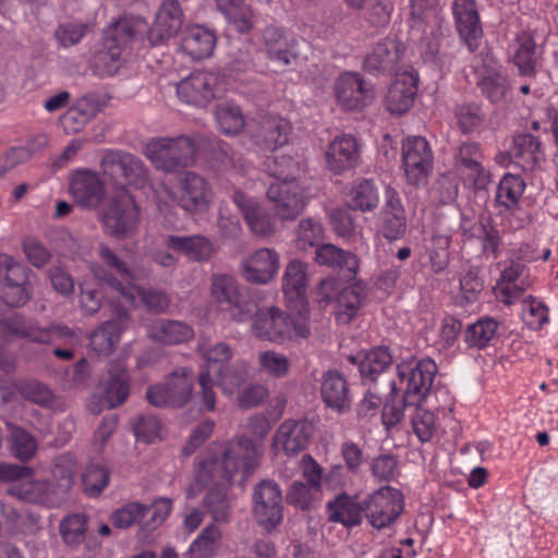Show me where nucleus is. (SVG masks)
Returning <instances> with one entry per match:
<instances>
[{"label":"nucleus","mask_w":558,"mask_h":558,"mask_svg":"<svg viewBox=\"0 0 558 558\" xmlns=\"http://www.w3.org/2000/svg\"><path fill=\"white\" fill-rule=\"evenodd\" d=\"M380 386H385L384 390H388L390 399H387L383 408V423L388 427L396 426L404 416V410H410L412 407L404 405V397L400 401H396L397 387L396 383L390 379L381 378Z\"/></svg>","instance_id":"52"},{"label":"nucleus","mask_w":558,"mask_h":558,"mask_svg":"<svg viewBox=\"0 0 558 558\" xmlns=\"http://www.w3.org/2000/svg\"><path fill=\"white\" fill-rule=\"evenodd\" d=\"M218 9L229 19L240 33L252 28V11L243 0H216Z\"/></svg>","instance_id":"51"},{"label":"nucleus","mask_w":558,"mask_h":558,"mask_svg":"<svg viewBox=\"0 0 558 558\" xmlns=\"http://www.w3.org/2000/svg\"><path fill=\"white\" fill-rule=\"evenodd\" d=\"M146 29V24L142 20L120 19L109 25L104 33V51L99 58L102 61L110 59L117 62L121 59L122 51Z\"/></svg>","instance_id":"15"},{"label":"nucleus","mask_w":558,"mask_h":558,"mask_svg":"<svg viewBox=\"0 0 558 558\" xmlns=\"http://www.w3.org/2000/svg\"><path fill=\"white\" fill-rule=\"evenodd\" d=\"M215 46V34L198 25L189 28L181 39L182 50L194 60L210 57Z\"/></svg>","instance_id":"39"},{"label":"nucleus","mask_w":558,"mask_h":558,"mask_svg":"<svg viewBox=\"0 0 558 558\" xmlns=\"http://www.w3.org/2000/svg\"><path fill=\"white\" fill-rule=\"evenodd\" d=\"M315 260L318 265L332 269L343 281L353 280L359 271L357 256L330 243L316 248Z\"/></svg>","instance_id":"27"},{"label":"nucleus","mask_w":558,"mask_h":558,"mask_svg":"<svg viewBox=\"0 0 558 558\" xmlns=\"http://www.w3.org/2000/svg\"><path fill=\"white\" fill-rule=\"evenodd\" d=\"M220 81L216 73L210 71H196L177 85L178 96L186 104L205 107L219 96Z\"/></svg>","instance_id":"18"},{"label":"nucleus","mask_w":558,"mask_h":558,"mask_svg":"<svg viewBox=\"0 0 558 558\" xmlns=\"http://www.w3.org/2000/svg\"><path fill=\"white\" fill-rule=\"evenodd\" d=\"M365 298V284L362 282H355L340 290L336 298L337 319L343 324L351 322L364 304Z\"/></svg>","instance_id":"41"},{"label":"nucleus","mask_w":558,"mask_h":558,"mask_svg":"<svg viewBox=\"0 0 558 558\" xmlns=\"http://www.w3.org/2000/svg\"><path fill=\"white\" fill-rule=\"evenodd\" d=\"M408 231L407 211L399 193L388 186L385 203L380 209L377 232L389 242L399 241Z\"/></svg>","instance_id":"17"},{"label":"nucleus","mask_w":558,"mask_h":558,"mask_svg":"<svg viewBox=\"0 0 558 558\" xmlns=\"http://www.w3.org/2000/svg\"><path fill=\"white\" fill-rule=\"evenodd\" d=\"M498 324L492 318H482L468 326L465 330V342L470 347L483 349L488 345L495 337Z\"/></svg>","instance_id":"55"},{"label":"nucleus","mask_w":558,"mask_h":558,"mask_svg":"<svg viewBox=\"0 0 558 558\" xmlns=\"http://www.w3.org/2000/svg\"><path fill=\"white\" fill-rule=\"evenodd\" d=\"M137 295L145 308L154 314L167 312L170 306V296L160 289L155 288H136Z\"/></svg>","instance_id":"64"},{"label":"nucleus","mask_w":558,"mask_h":558,"mask_svg":"<svg viewBox=\"0 0 558 558\" xmlns=\"http://www.w3.org/2000/svg\"><path fill=\"white\" fill-rule=\"evenodd\" d=\"M437 366L429 359L420 360L412 364H401L398 366V375L401 384H405L404 388V405H418L428 396Z\"/></svg>","instance_id":"10"},{"label":"nucleus","mask_w":558,"mask_h":558,"mask_svg":"<svg viewBox=\"0 0 558 558\" xmlns=\"http://www.w3.org/2000/svg\"><path fill=\"white\" fill-rule=\"evenodd\" d=\"M280 256L274 248L262 247L246 255L240 264L242 278L254 284H267L278 275Z\"/></svg>","instance_id":"20"},{"label":"nucleus","mask_w":558,"mask_h":558,"mask_svg":"<svg viewBox=\"0 0 558 558\" xmlns=\"http://www.w3.org/2000/svg\"><path fill=\"white\" fill-rule=\"evenodd\" d=\"M98 219L105 233L117 239L131 238L140 223V208L133 195L122 189L99 211Z\"/></svg>","instance_id":"6"},{"label":"nucleus","mask_w":558,"mask_h":558,"mask_svg":"<svg viewBox=\"0 0 558 558\" xmlns=\"http://www.w3.org/2000/svg\"><path fill=\"white\" fill-rule=\"evenodd\" d=\"M131 392L130 374L124 361L109 362L104 383V399L109 409L123 404Z\"/></svg>","instance_id":"31"},{"label":"nucleus","mask_w":558,"mask_h":558,"mask_svg":"<svg viewBox=\"0 0 558 558\" xmlns=\"http://www.w3.org/2000/svg\"><path fill=\"white\" fill-rule=\"evenodd\" d=\"M231 198L254 234L267 238L276 232L274 218L253 197L240 190H235Z\"/></svg>","instance_id":"26"},{"label":"nucleus","mask_w":558,"mask_h":558,"mask_svg":"<svg viewBox=\"0 0 558 558\" xmlns=\"http://www.w3.org/2000/svg\"><path fill=\"white\" fill-rule=\"evenodd\" d=\"M453 13L460 37L474 51L483 34L475 0H454Z\"/></svg>","instance_id":"29"},{"label":"nucleus","mask_w":558,"mask_h":558,"mask_svg":"<svg viewBox=\"0 0 558 558\" xmlns=\"http://www.w3.org/2000/svg\"><path fill=\"white\" fill-rule=\"evenodd\" d=\"M417 83L418 75L413 70L396 74L385 98L387 110L396 116L408 112L414 104Z\"/></svg>","instance_id":"24"},{"label":"nucleus","mask_w":558,"mask_h":558,"mask_svg":"<svg viewBox=\"0 0 558 558\" xmlns=\"http://www.w3.org/2000/svg\"><path fill=\"white\" fill-rule=\"evenodd\" d=\"M196 350L208 365H223L228 363L233 355V351L228 343L222 341L213 343L208 339L203 338L199 340Z\"/></svg>","instance_id":"62"},{"label":"nucleus","mask_w":558,"mask_h":558,"mask_svg":"<svg viewBox=\"0 0 558 558\" xmlns=\"http://www.w3.org/2000/svg\"><path fill=\"white\" fill-rule=\"evenodd\" d=\"M19 391L23 398L41 407H51L56 399L49 386L36 379L21 383Z\"/></svg>","instance_id":"60"},{"label":"nucleus","mask_w":558,"mask_h":558,"mask_svg":"<svg viewBox=\"0 0 558 558\" xmlns=\"http://www.w3.org/2000/svg\"><path fill=\"white\" fill-rule=\"evenodd\" d=\"M476 85L482 94L493 104L504 101L509 92L507 77L494 69H486L481 73Z\"/></svg>","instance_id":"47"},{"label":"nucleus","mask_w":558,"mask_h":558,"mask_svg":"<svg viewBox=\"0 0 558 558\" xmlns=\"http://www.w3.org/2000/svg\"><path fill=\"white\" fill-rule=\"evenodd\" d=\"M130 325V314L123 306H116L114 317L102 323L89 338V348L98 356H108L120 342L121 333Z\"/></svg>","instance_id":"22"},{"label":"nucleus","mask_w":558,"mask_h":558,"mask_svg":"<svg viewBox=\"0 0 558 558\" xmlns=\"http://www.w3.org/2000/svg\"><path fill=\"white\" fill-rule=\"evenodd\" d=\"M252 512L257 523L270 532L283 519V499L279 485L271 480L257 483L252 493Z\"/></svg>","instance_id":"9"},{"label":"nucleus","mask_w":558,"mask_h":558,"mask_svg":"<svg viewBox=\"0 0 558 558\" xmlns=\"http://www.w3.org/2000/svg\"><path fill=\"white\" fill-rule=\"evenodd\" d=\"M482 151L474 142L462 143L454 155L456 167L472 182L475 189H483L489 178L482 166Z\"/></svg>","instance_id":"33"},{"label":"nucleus","mask_w":558,"mask_h":558,"mask_svg":"<svg viewBox=\"0 0 558 558\" xmlns=\"http://www.w3.org/2000/svg\"><path fill=\"white\" fill-rule=\"evenodd\" d=\"M216 122L219 130L227 135H235L244 128V118L239 107L220 104L215 110Z\"/></svg>","instance_id":"54"},{"label":"nucleus","mask_w":558,"mask_h":558,"mask_svg":"<svg viewBox=\"0 0 558 558\" xmlns=\"http://www.w3.org/2000/svg\"><path fill=\"white\" fill-rule=\"evenodd\" d=\"M184 13L179 0H162L154 24L147 29V39L151 46L165 44L182 28Z\"/></svg>","instance_id":"21"},{"label":"nucleus","mask_w":558,"mask_h":558,"mask_svg":"<svg viewBox=\"0 0 558 558\" xmlns=\"http://www.w3.org/2000/svg\"><path fill=\"white\" fill-rule=\"evenodd\" d=\"M255 315L253 327L256 336L260 339L283 342L307 338L310 335L307 318L303 315L302 310L296 315H290L276 307H270L266 311H257Z\"/></svg>","instance_id":"5"},{"label":"nucleus","mask_w":558,"mask_h":558,"mask_svg":"<svg viewBox=\"0 0 558 558\" xmlns=\"http://www.w3.org/2000/svg\"><path fill=\"white\" fill-rule=\"evenodd\" d=\"M290 131V123L286 119L276 114H264L251 130V137L262 149L274 150L288 143Z\"/></svg>","instance_id":"25"},{"label":"nucleus","mask_w":558,"mask_h":558,"mask_svg":"<svg viewBox=\"0 0 558 558\" xmlns=\"http://www.w3.org/2000/svg\"><path fill=\"white\" fill-rule=\"evenodd\" d=\"M10 430V449L14 458L20 461L31 460L37 450L35 438L25 429L12 423H7Z\"/></svg>","instance_id":"48"},{"label":"nucleus","mask_w":558,"mask_h":558,"mask_svg":"<svg viewBox=\"0 0 558 558\" xmlns=\"http://www.w3.org/2000/svg\"><path fill=\"white\" fill-rule=\"evenodd\" d=\"M259 447L242 436L227 441L218 452L209 451L199 463L195 480L203 486H209L203 498V507L214 522L230 521L232 501L227 487L238 472L250 474L257 465Z\"/></svg>","instance_id":"1"},{"label":"nucleus","mask_w":558,"mask_h":558,"mask_svg":"<svg viewBox=\"0 0 558 558\" xmlns=\"http://www.w3.org/2000/svg\"><path fill=\"white\" fill-rule=\"evenodd\" d=\"M196 151L195 138L187 135L151 138L145 147V155L153 166L166 173L192 166Z\"/></svg>","instance_id":"4"},{"label":"nucleus","mask_w":558,"mask_h":558,"mask_svg":"<svg viewBox=\"0 0 558 558\" xmlns=\"http://www.w3.org/2000/svg\"><path fill=\"white\" fill-rule=\"evenodd\" d=\"M359 148L352 135L343 134L336 137L326 151V163L335 174L353 169L359 160Z\"/></svg>","instance_id":"34"},{"label":"nucleus","mask_w":558,"mask_h":558,"mask_svg":"<svg viewBox=\"0 0 558 558\" xmlns=\"http://www.w3.org/2000/svg\"><path fill=\"white\" fill-rule=\"evenodd\" d=\"M412 407L411 424L413 432L422 442L429 441L436 430L435 415L422 408V404Z\"/></svg>","instance_id":"61"},{"label":"nucleus","mask_w":558,"mask_h":558,"mask_svg":"<svg viewBox=\"0 0 558 558\" xmlns=\"http://www.w3.org/2000/svg\"><path fill=\"white\" fill-rule=\"evenodd\" d=\"M31 269L12 256L0 254V288L2 298L10 307H21L32 298Z\"/></svg>","instance_id":"8"},{"label":"nucleus","mask_w":558,"mask_h":558,"mask_svg":"<svg viewBox=\"0 0 558 558\" xmlns=\"http://www.w3.org/2000/svg\"><path fill=\"white\" fill-rule=\"evenodd\" d=\"M98 255L102 265H93L90 267L94 277L102 284L119 292L120 296L126 302L132 303L134 295L130 288L124 286L121 279L126 271L128 264L122 260L107 244L100 243Z\"/></svg>","instance_id":"19"},{"label":"nucleus","mask_w":558,"mask_h":558,"mask_svg":"<svg viewBox=\"0 0 558 558\" xmlns=\"http://www.w3.org/2000/svg\"><path fill=\"white\" fill-rule=\"evenodd\" d=\"M163 243L169 250L184 254L195 262L208 260L215 253L211 241L201 234L167 235Z\"/></svg>","instance_id":"37"},{"label":"nucleus","mask_w":558,"mask_h":558,"mask_svg":"<svg viewBox=\"0 0 558 558\" xmlns=\"http://www.w3.org/2000/svg\"><path fill=\"white\" fill-rule=\"evenodd\" d=\"M338 105L347 111H361L369 106L375 97L373 86L367 85L357 73L345 72L335 83Z\"/></svg>","instance_id":"16"},{"label":"nucleus","mask_w":558,"mask_h":558,"mask_svg":"<svg viewBox=\"0 0 558 558\" xmlns=\"http://www.w3.org/2000/svg\"><path fill=\"white\" fill-rule=\"evenodd\" d=\"M327 511L329 521L341 523L344 526H354L361 523L363 501L355 502L347 494H341L328 502Z\"/></svg>","instance_id":"42"},{"label":"nucleus","mask_w":558,"mask_h":558,"mask_svg":"<svg viewBox=\"0 0 558 558\" xmlns=\"http://www.w3.org/2000/svg\"><path fill=\"white\" fill-rule=\"evenodd\" d=\"M50 484L45 480H33L32 475L10 485L7 494L31 504H45L48 500Z\"/></svg>","instance_id":"46"},{"label":"nucleus","mask_w":558,"mask_h":558,"mask_svg":"<svg viewBox=\"0 0 558 558\" xmlns=\"http://www.w3.org/2000/svg\"><path fill=\"white\" fill-rule=\"evenodd\" d=\"M259 368L274 378H282L289 374L290 360L274 350L263 351L258 353Z\"/></svg>","instance_id":"59"},{"label":"nucleus","mask_w":558,"mask_h":558,"mask_svg":"<svg viewBox=\"0 0 558 558\" xmlns=\"http://www.w3.org/2000/svg\"><path fill=\"white\" fill-rule=\"evenodd\" d=\"M221 536L218 526L215 524L207 525L190 547L192 558L211 557L220 545Z\"/></svg>","instance_id":"53"},{"label":"nucleus","mask_w":558,"mask_h":558,"mask_svg":"<svg viewBox=\"0 0 558 558\" xmlns=\"http://www.w3.org/2000/svg\"><path fill=\"white\" fill-rule=\"evenodd\" d=\"M195 375L192 368L180 366L169 373L162 383L150 385L146 399L155 408L181 409L193 397Z\"/></svg>","instance_id":"7"},{"label":"nucleus","mask_w":558,"mask_h":558,"mask_svg":"<svg viewBox=\"0 0 558 558\" xmlns=\"http://www.w3.org/2000/svg\"><path fill=\"white\" fill-rule=\"evenodd\" d=\"M403 511L402 494L395 488L384 487L363 500V513L375 529L391 525Z\"/></svg>","instance_id":"12"},{"label":"nucleus","mask_w":558,"mask_h":558,"mask_svg":"<svg viewBox=\"0 0 558 558\" xmlns=\"http://www.w3.org/2000/svg\"><path fill=\"white\" fill-rule=\"evenodd\" d=\"M405 46L398 39L387 37L378 41L364 59V70L373 75L391 74L404 54Z\"/></svg>","instance_id":"23"},{"label":"nucleus","mask_w":558,"mask_h":558,"mask_svg":"<svg viewBox=\"0 0 558 558\" xmlns=\"http://www.w3.org/2000/svg\"><path fill=\"white\" fill-rule=\"evenodd\" d=\"M87 531V518L84 514H71L60 522V533L64 543L75 547L83 543Z\"/></svg>","instance_id":"56"},{"label":"nucleus","mask_w":558,"mask_h":558,"mask_svg":"<svg viewBox=\"0 0 558 558\" xmlns=\"http://www.w3.org/2000/svg\"><path fill=\"white\" fill-rule=\"evenodd\" d=\"M320 396L325 405L337 413H344L351 408L349 383L337 369H328L323 374Z\"/></svg>","instance_id":"28"},{"label":"nucleus","mask_w":558,"mask_h":558,"mask_svg":"<svg viewBox=\"0 0 558 558\" xmlns=\"http://www.w3.org/2000/svg\"><path fill=\"white\" fill-rule=\"evenodd\" d=\"M0 333L26 338L39 344L50 343V325L41 327L37 322L26 319L17 314L0 319Z\"/></svg>","instance_id":"36"},{"label":"nucleus","mask_w":558,"mask_h":558,"mask_svg":"<svg viewBox=\"0 0 558 558\" xmlns=\"http://www.w3.org/2000/svg\"><path fill=\"white\" fill-rule=\"evenodd\" d=\"M434 157L422 136H409L402 143V166L410 184H418L433 170Z\"/></svg>","instance_id":"14"},{"label":"nucleus","mask_w":558,"mask_h":558,"mask_svg":"<svg viewBox=\"0 0 558 558\" xmlns=\"http://www.w3.org/2000/svg\"><path fill=\"white\" fill-rule=\"evenodd\" d=\"M248 371L250 366L247 362L236 361L231 365L220 368L217 384L225 393L233 395L248 378Z\"/></svg>","instance_id":"50"},{"label":"nucleus","mask_w":558,"mask_h":558,"mask_svg":"<svg viewBox=\"0 0 558 558\" xmlns=\"http://www.w3.org/2000/svg\"><path fill=\"white\" fill-rule=\"evenodd\" d=\"M265 171L275 179L267 190V197L275 205L281 220L295 219L305 208L304 190L296 182L299 161L288 155H271L264 162Z\"/></svg>","instance_id":"2"},{"label":"nucleus","mask_w":558,"mask_h":558,"mask_svg":"<svg viewBox=\"0 0 558 558\" xmlns=\"http://www.w3.org/2000/svg\"><path fill=\"white\" fill-rule=\"evenodd\" d=\"M178 205L189 214L205 213L214 197L213 189L207 180L193 171H185L178 179Z\"/></svg>","instance_id":"13"},{"label":"nucleus","mask_w":558,"mask_h":558,"mask_svg":"<svg viewBox=\"0 0 558 558\" xmlns=\"http://www.w3.org/2000/svg\"><path fill=\"white\" fill-rule=\"evenodd\" d=\"M510 155L524 171L534 170L545 160L539 140L527 133L518 134L513 137Z\"/></svg>","instance_id":"38"},{"label":"nucleus","mask_w":558,"mask_h":558,"mask_svg":"<svg viewBox=\"0 0 558 558\" xmlns=\"http://www.w3.org/2000/svg\"><path fill=\"white\" fill-rule=\"evenodd\" d=\"M378 204V190L372 180L361 179L353 183L348 195L350 209L368 213L375 210Z\"/></svg>","instance_id":"44"},{"label":"nucleus","mask_w":558,"mask_h":558,"mask_svg":"<svg viewBox=\"0 0 558 558\" xmlns=\"http://www.w3.org/2000/svg\"><path fill=\"white\" fill-rule=\"evenodd\" d=\"M517 44L518 48L513 56V63L517 65L521 75L533 76L541 51L533 36L525 32L518 35Z\"/></svg>","instance_id":"45"},{"label":"nucleus","mask_w":558,"mask_h":558,"mask_svg":"<svg viewBox=\"0 0 558 558\" xmlns=\"http://www.w3.org/2000/svg\"><path fill=\"white\" fill-rule=\"evenodd\" d=\"M324 240V228L318 220L313 218L302 219L296 229V245L301 250L316 248Z\"/></svg>","instance_id":"57"},{"label":"nucleus","mask_w":558,"mask_h":558,"mask_svg":"<svg viewBox=\"0 0 558 558\" xmlns=\"http://www.w3.org/2000/svg\"><path fill=\"white\" fill-rule=\"evenodd\" d=\"M146 505L141 502H129L112 512L110 521L118 529H129L138 523L143 526L145 522Z\"/></svg>","instance_id":"58"},{"label":"nucleus","mask_w":558,"mask_h":558,"mask_svg":"<svg viewBox=\"0 0 558 558\" xmlns=\"http://www.w3.org/2000/svg\"><path fill=\"white\" fill-rule=\"evenodd\" d=\"M101 168L106 175L120 185L143 187L147 180V169L141 158L122 151H109L101 159Z\"/></svg>","instance_id":"11"},{"label":"nucleus","mask_w":558,"mask_h":558,"mask_svg":"<svg viewBox=\"0 0 558 558\" xmlns=\"http://www.w3.org/2000/svg\"><path fill=\"white\" fill-rule=\"evenodd\" d=\"M524 187L525 183L519 175L507 173L497 186L496 202L507 209H512L518 205Z\"/></svg>","instance_id":"49"},{"label":"nucleus","mask_w":558,"mask_h":558,"mask_svg":"<svg viewBox=\"0 0 558 558\" xmlns=\"http://www.w3.org/2000/svg\"><path fill=\"white\" fill-rule=\"evenodd\" d=\"M350 362L359 365V371L363 379L375 381L391 364L392 357L387 348H376L367 352L363 359L359 360L351 355Z\"/></svg>","instance_id":"43"},{"label":"nucleus","mask_w":558,"mask_h":558,"mask_svg":"<svg viewBox=\"0 0 558 558\" xmlns=\"http://www.w3.org/2000/svg\"><path fill=\"white\" fill-rule=\"evenodd\" d=\"M313 434L314 425L311 422L288 420L279 426L274 442L281 445L287 454H296L306 449Z\"/></svg>","instance_id":"32"},{"label":"nucleus","mask_w":558,"mask_h":558,"mask_svg":"<svg viewBox=\"0 0 558 558\" xmlns=\"http://www.w3.org/2000/svg\"><path fill=\"white\" fill-rule=\"evenodd\" d=\"M109 470L98 462H92L87 465L83 475L85 492L89 496L99 495L109 484Z\"/></svg>","instance_id":"63"},{"label":"nucleus","mask_w":558,"mask_h":558,"mask_svg":"<svg viewBox=\"0 0 558 558\" xmlns=\"http://www.w3.org/2000/svg\"><path fill=\"white\" fill-rule=\"evenodd\" d=\"M147 337L163 345H175L191 340L194 337V331L184 322L159 318L148 325Z\"/></svg>","instance_id":"35"},{"label":"nucleus","mask_w":558,"mask_h":558,"mask_svg":"<svg viewBox=\"0 0 558 558\" xmlns=\"http://www.w3.org/2000/svg\"><path fill=\"white\" fill-rule=\"evenodd\" d=\"M210 293L218 310L234 322H247L257 312V303L248 290L231 275H213Z\"/></svg>","instance_id":"3"},{"label":"nucleus","mask_w":558,"mask_h":558,"mask_svg":"<svg viewBox=\"0 0 558 558\" xmlns=\"http://www.w3.org/2000/svg\"><path fill=\"white\" fill-rule=\"evenodd\" d=\"M307 280V265L305 263L292 259L286 265L282 276V291L288 299L299 301L303 307Z\"/></svg>","instance_id":"40"},{"label":"nucleus","mask_w":558,"mask_h":558,"mask_svg":"<svg viewBox=\"0 0 558 558\" xmlns=\"http://www.w3.org/2000/svg\"><path fill=\"white\" fill-rule=\"evenodd\" d=\"M71 194L78 206L96 209L105 198V187L99 177L88 170L77 171L71 182Z\"/></svg>","instance_id":"30"}]
</instances>
